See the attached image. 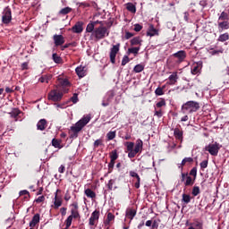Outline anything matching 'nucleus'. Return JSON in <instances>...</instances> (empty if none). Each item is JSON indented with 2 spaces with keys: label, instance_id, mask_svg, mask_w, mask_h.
I'll return each instance as SVG.
<instances>
[{
  "label": "nucleus",
  "instance_id": "32",
  "mask_svg": "<svg viewBox=\"0 0 229 229\" xmlns=\"http://www.w3.org/2000/svg\"><path fill=\"white\" fill-rule=\"evenodd\" d=\"M49 80H51V75H45L39 78L40 83H49Z\"/></svg>",
  "mask_w": 229,
  "mask_h": 229
},
{
  "label": "nucleus",
  "instance_id": "26",
  "mask_svg": "<svg viewBox=\"0 0 229 229\" xmlns=\"http://www.w3.org/2000/svg\"><path fill=\"white\" fill-rule=\"evenodd\" d=\"M95 27L96 24L94 22L89 23L86 27L87 33H91L92 35V33H94V30H96Z\"/></svg>",
  "mask_w": 229,
  "mask_h": 229
},
{
  "label": "nucleus",
  "instance_id": "22",
  "mask_svg": "<svg viewBox=\"0 0 229 229\" xmlns=\"http://www.w3.org/2000/svg\"><path fill=\"white\" fill-rule=\"evenodd\" d=\"M55 208H58L62 207V199H58V191L55 193V201H54Z\"/></svg>",
  "mask_w": 229,
  "mask_h": 229
},
{
  "label": "nucleus",
  "instance_id": "49",
  "mask_svg": "<svg viewBox=\"0 0 229 229\" xmlns=\"http://www.w3.org/2000/svg\"><path fill=\"white\" fill-rule=\"evenodd\" d=\"M157 108H162V106H165V100L162 99L161 101L156 104Z\"/></svg>",
  "mask_w": 229,
  "mask_h": 229
},
{
  "label": "nucleus",
  "instance_id": "18",
  "mask_svg": "<svg viewBox=\"0 0 229 229\" xmlns=\"http://www.w3.org/2000/svg\"><path fill=\"white\" fill-rule=\"evenodd\" d=\"M38 130H40V131H44L46 128H47V121L46 119H41L37 123Z\"/></svg>",
  "mask_w": 229,
  "mask_h": 229
},
{
  "label": "nucleus",
  "instance_id": "12",
  "mask_svg": "<svg viewBox=\"0 0 229 229\" xmlns=\"http://www.w3.org/2000/svg\"><path fill=\"white\" fill-rule=\"evenodd\" d=\"M72 33H81L83 31L82 21H77L75 25L71 29Z\"/></svg>",
  "mask_w": 229,
  "mask_h": 229
},
{
  "label": "nucleus",
  "instance_id": "53",
  "mask_svg": "<svg viewBox=\"0 0 229 229\" xmlns=\"http://www.w3.org/2000/svg\"><path fill=\"white\" fill-rule=\"evenodd\" d=\"M43 201H46V197H44V195L39 196L38 199H35L36 203H43Z\"/></svg>",
  "mask_w": 229,
  "mask_h": 229
},
{
  "label": "nucleus",
  "instance_id": "60",
  "mask_svg": "<svg viewBox=\"0 0 229 229\" xmlns=\"http://www.w3.org/2000/svg\"><path fill=\"white\" fill-rule=\"evenodd\" d=\"M20 196H30V191L23 190L20 191Z\"/></svg>",
  "mask_w": 229,
  "mask_h": 229
},
{
  "label": "nucleus",
  "instance_id": "7",
  "mask_svg": "<svg viewBox=\"0 0 229 229\" xmlns=\"http://www.w3.org/2000/svg\"><path fill=\"white\" fill-rule=\"evenodd\" d=\"M173 56H174V58L176 59L175 62L177 64H182L187 58V52H185L184 50H181V51L174 53L173 55Z\"/></svg>",
  "mask_w": 229,
  "mask_h": 229
},
{
  "label": "nucleus",
  "instance_id": "29",
  "mask_svg": "<svg viewBox=\"0 0 229 229\" xmlns=\"http://www.w3.org/2000/svg\"><path fill=\"white\" fill-rule=\"evenodd\" d=\"M142 40L139 37H135L131 40V46H140Z\"/></svg>",
  "mask_w": 229,
  "mask_h": 229
},
{
  "label": "nucleus",
  "instance_id": "62",
  "mask_svg": "<svg viewBox=\"0 0 229 229\" xmlns=\"http://www.w3.org/2000/svg\"><path fill=\"white\" fill-rule=\"evenodd\" d=\"M140 30H142V27L140 26V24L134 25V31H140Z\"/></svg>",
  "mask_w": 229,
  "mask_h": 229
},
{
  "label": "nucleus",
  "instance_id": "13",
  "mask_svg": "<svg viewBox=\"0 0 229 229\" xmlns=\"http://www.w3.org/2000/svg\"><path fill=\"white\" fill-rule=\"evenodd\" d=\"M75 72L79 78H84L87 76V71L85 70V66L80 65L75 69Z\"/></svg>",
  "mask_w": 229,
  "mask_h": 229
},
{
  "label": "nucleus",
  "instance_id": "17",
  "mask_svg": "<svg viewBox=\"0 0 229 229\" xmlns=\"http://www.w3.org/2000/svg\"><path fill=\"white\" fill-rule=\"evenodd\" d=\"M143 146H144V142L142 141V140L138 139L136 140V144H135L133 151H135L137 153H140L142 151Z\"/></svg>",
  "mask_w": 229,
  "mask_h": 229
},
{
  "label": "nucleus",
  "instance_id": "61",
  "mask_svg": "<svg viewBox=\"0 0 229 229\" xmlns=\"http://www.w3.org/2000/svg\"><path fill=\"white\" fill-rule=\"evenodd\" d=\"M133 37V33L131 32H125V38L126 40H129V38H131Z\"/></svg>",
  "mask_w": 229,
  "mask_h": 229
},
{
  "label": "nucleus",
  "instance_id": "34",
  "mask_svg": "<svg viewBox=\"0 0 229 229\" xmlns=\"http://www.w3.org/2000/svg\"><path fill=\"white\" fill-rule=\"evenodd\" d=\"M114 185H115V180L114 179L109 180L107 183V189H109V191H112L113 189H117V187L116 186L114 187Z\"/></svg>",
  "mask_w": 229,
  "mask_h": 229
},
{
  "label": "nucleus",
  "instance_id": "21",
  "mask_svg": "<svg viewBox=\"0 0 229 229\" xmlns=\"http://www.w3.org/2000/svg\"><path fill=\"white\" fill-rule=\"evenodd\" d=\"M137 216V211L133 208H127L126 210V217L131 219V221Z\"/></svg>",
  "mask_w": 229,
  "mask_h": 229
},
{
  "label": "nucleus",
  "instance_id": "43",
  "mask_svg": "<svg viewBox=\"0 0 229 229\" xmlns=\"http://www.w3.org/2000/svg\"><path fill=\"white\" fill-rule=\"evenodd\" d=\"M52 58L55 64H60V62H62V58L56 54H53Z\"/></svg>",
  "mask_w": 229,
  "mask_h": 229
},
{
  "label": "nucleus",
  "instance_id": "50",
  "mask_svg": "<svg viewBox=\"0 0 229 229\" xmlns=\"http://www.w3.org/2000/svg\"><path fill=\"white\" fill-rule=\"evenodd\" d=\"M199 194V187L194 186L192 189V195L193 196H198Z\"/></svg>",
  "mask_w": 229,
  "mask_h": 229
},
{
  "label": "nucleus",
  "instance_id": "20",
  "mask_svg": "<svg viewBox=\"0 0 229 229\" xmlns=\"http://www.w3.org/2000/svg\"><path fill=\"white\" fill-rule=\"evenodd\" d=\"M199 71H201V64L195 63L191 66V74L196 75L199 74Z\"/></svg>",
  "mask_w": 229,
  "mask_h": 229
},
{
  "label": "nucleus",
  "instance_id": "28",
  "mask_svg": "<svg viewBox=\"0 0 229 229\" xmlns=\"http://www.w3.org/2000/svg\"><path fill=\"white\" fill-rule=\"evenodd\" d=\"M52 146H54V148H57L58 149H62V141L56 139H53Z\"/></svg>",
  "mask_w": 229,
  "mask_h": 229
},
{
  "label": "nucleus",
  "instance_id": "33",
  "mask_svg": "<svg viewBox=\"0 0 229 229\" xmlns=\"http://www.w3.org/2000/svg\"><path fill=\"white\" fill-rule=\"evenodd\" d=\"M229 38V35L228 33H224V34H221L218 38V41L219 42H226V40H228Z\"/></svg>",
  "mask_w": 229,
  "mask_h": 229
},
{
  "label": "nucleus",
  "instance_id": "5",
  "mask_svg": "<svg viewBox=\"0 0 229 229\" xmlns=\"http://www.w3.org/2000/svg\"><path fill=\"white\" fill-rule=\"evenodd\" d=\"M62 98H64V93L58 89H53L48 93V99L50 101H61Z\"/></svg>",
  "mask_w": 229,
  "mask_h": 229
},
{
  "label": "nucleus",
  "instance_id": "16",
  "mask_svg": "<svg viewBox=\"0 0 229 229\" xmlns=\"http://www.w3.org/2000/svg\"><path fill=\"white\" fill-rule=\"evenodd\" d=\"M147 35L148 37L158 36V30L155 29V26H153V24H150L147 31Z\"/></svg>",
  "mask_w": 229,
  "mask_h": 229
},
{
  "label": "nucleus",
  "instance_id": "24",
  "mask_svg": "<svg viewBox=\"0 0 229 229\" xmlns=\"http://www.w3.org/2000/svg\"><path fill=\"white\" fill-rule=\"evenodd\" d=\"M84 194H86L87 198H90L91 199H94L96 198V192L90 189H86L84 191Z\"/></svg>",
  "mask_w": 229,
  "mask_h": 229
},
{
  "label": "nucleus",
  "instance_id": "48",
  "mask_svg": "<svg viewBox=\"0 0 229 229\" xmlns=\"http://www.w3.org/2000/svg\"><path fill=\"white\" fill-rule=\"evenodd\" d=\"M227 20H228V14L223 12L219 16V21H227Z\"/></svg>",
  "mask_w": 229,
  "mask_h": 229
},
{
  "label": "nucleus",
  "instance_id": "63",
  "mask_svg": "<svg viewBox=\"0 0 229 229\" xmlns=\"http://www.w3.org/2000/svg\"><path fill=\"white\" fill-rule=\"evenodd\" d=\"M60 212H61L62 216H66L67 208H61Z\"/></svg>",
  "mask_w": 229,
  "mask_h": 229
},
{
  "label": "nucleus",
  "instance_id": "23",
  "mask_svg": "<svg viewBox=\"0 0 229 229\" xmlns=\"http://www.w3.org/2000/svg\"><path fill=\"white\" fill-rule=\"evenodd\" d=\"M174 135L175 139H178V140H182V139L183 138V132L178 128L174 129Z\"/></svg>",
  "mask_w": 229,
  "mask_h": 229
},
{
  "label": "nucleus",
  "instance_id": "47",
  "mask_svg": "<svg viewBox=\"0 0 229 229\" xmlns=\"http://www.w3.org/2000/svg\"><path fill=\"white\" fill-rule=\"evenodd\" d=\"M182 201L184 203H191V196L190 195H187V194H183L182 195Z\"/></svg>",
  "mask_w": 229,
  "mask_h": 229
},
{
  "label": "nucleus",
  "instance_id": "25",
  "mask_svg": "<svg viewBox=\"0 0 229 229\" xmlns=\"http://www.w3.org/2000/svg\"><path fill=\"white\" fill-rule=\"evenodd\" d=\"M126 8L128 12H131V13H137V7L132 3H128L126 4Z\"/></svg>",
  "mask_w": 229,
  "mask_h": 229
},
{
  "label": "nucleus",
  "instance_id": "31",
  "mask_svg": "<svg viewBox=\"0 0 229 229\" xmlns=\"http://www.w3.org/2000/svg\"><path fill=\"white\" fill-rule=\"evenodd\" d=\"M117 158H119V155L117 154V150H113L111 153H110V159L113 161V162H115L117 160Z\"/></svg>",
  "mask_w": 229,
  "mask_h": 229
},
{
  "label": "nucleus",
  "instance_id": "38",
  "mask_svg": "<svg viewBox=\"0 0 229 229\" xmlns=\"http://www.w3.org/2000/svg\"><path fill=\"white\" fill-rule=\"evenodd\" d=\"M164 89H165V86H164L163 88L158 87L157 89H156V96H164Z\"/></svg>",
  "mask_w": 229,
  "mask_h": 229
},
{
  "label": "nucleus",
  "instance_id": "2",
  "mask_svg": "<svg viewBox=\"0 0 229 229\" xmlns=\"http://www.w3.org/2000/svg\"><path fill=\"white\" fill-rule=\"evenodd\" d=\"M108 35H110V30L108 28L105 26H99L94 30L91 34V38H95V40H103V38H106V37H108Z\"/></svg>",
  "mask_w": 229,
  "mask_h": 229
},
{
  "label": "nucleus",
  "instance_id": "36",
  "mask_svg": "<svg viewBox=\"0 0 229 229\" xmlns=\"http://www.w3.org/2000/svg\"><path fill=\"white\" fill-rule=\"evenodd\" d=\"M114 219H115V216H114V214H112V213H108L107 219L106 221V225H110V222L114 221Z\"/></svg>",
  "mask_w": 229,
  "mask_h": 229
},
{
  "label": "nucleus",
  "instance_id": "9",
  "mask_svg": "<svg viewBox=\"0 0 229 229\" xmlns=\"http://www.w3.org/2000/svg\"><path fill=\"white\" fill-rule=\"evenodd\" d=\"M114 91H108L102 101V106H108L114 99Z\"/></svg>",
  "mask_w": 229,
  "mask_h": 229
},
{
  "label": "nucleus",
  "instance_id": "51",
  "mask_svg": "<svg viewBox=\"0 0 229 229\" xmlns=\"http://www.w3.org/2000/svg\"><path fill=\"white\" fill-rule=\"evenodd\" d=\"M190 174L191 176H194L196 178L197 174H198V168L193 167L191 171H190Z\"/></svg>",
  "mask_w": 229,
  "mask_h": 229
},
{
  "label": "nucleus",
  "instance_id": "57",
  "mask_svg": "<svg viewBox=\"0 0 229 229\" xmlns=\"http://www.w3.org/2000/svg\"><path fill=\"white\" fill-rule=\"evenodd\" d=\"M130 176H131L132 178H137V180L140 181V176H139V174H137L136 172L131 171L130 172Z\"/></svg>",
  "mask_w": 229,
  "mask_h": 229
},
{
  "label": "nucleus",
  "instance_id": "39",
  "mask_svg": "<svg viewBox=\"0 0 229 229\" xmlns=\"http://www.w3.org/2000/svg\"><path fill=\"white\" fill-rule=\"evenodd\" d=\"M134 72H142L144 71V65L142 64H137L134 69Z\"/></svg>",
  "mask_w": 229,
  "mask_h": 229
},
{
  "label": "nucleus",
  "instance_id": "30",
  "mask_svg": "<svg viewBox=\"0 0 229 229\" xmlns=\"http://www.w3.org/2000/svg\"><path fill=\"white\" fill-rule=\"evenodd\" d=\"M72 12V8L71 7H64L60 10L59 14L60 15H67V13H71Z\"/></svg>",
  "mask_w": 229,
  "mask_h": 229
},
{
  "label": "nucleus",
  "instance_id": "8",
  "mask_svg": "<svg viewBox=\"0 0 229 229\" xmlns=\"http://www.w3.org/2000/svg\"><path fill=\"white\" fill-rule=\"evenodd\" d=\"M121 47L120 44L114 45L113 47L110 49V62L111 64H115V57L119 53V49Z\"/></svg>",
  "mask_w": 229,
  "mask_h": 229
},
{
  "label": "nucleus",
  "instance_id": "54",
  "mask_svg": "<svg viewBox=\"0 0 229 229\" xmlns=\"http://www.w3.org/2000/svg\"><path fill=\"white\" fill-rule=\"evenodd\" d=\"M136 155H137V152H135V150H129V153H128L129 158H135Z\"/></svg>",
  "mask_w": 229,
  "mask_h": 229
},
{
  "label": "nucleus",
  "instance_id": "59",
  "mask_svg": "<svg viewBox=\"0 0 229 229\" xmlns=\"http://www.w3.org/2000/svg\"><path fill=\"white\" fill-rule=\"evenodd\" d=\"M58 172H59L61 174H64V173H65V165H61L60 167L58 168Z\"/></svg>",
  "mask_w": 229,
  "mask_h": 229
},
{
  "label": "nucleus",
  "instance_id": "37",
  "mask_svg": "<svg viewBox=\"0 0 229 229\" xmlns=\"http://www.w3.org/2000/svg\"><path fill=\"white\" fill-rule=\"evenodd\" d=\"M70 216L73 217V219H78V217H80V213L77 209H72Z\"/></svg>",
  "mask_w": 229,
  "mask_h": 229
},
{
  "label": "nucleus",
  "instance_id": "42",
  "mask_svg": "<svg viewBox=\"0 0 229 229\" xmlns=\"http://www.w3.org/2000/svg\"><path fill=\"white\" fill-rule=\"evenodd\" d=\"M115 137V131H109L106 134L107 140H114Z\"/></svg>",
  "mask_w": 229,
  "mask_h": 229
},
{
  "label": "nucleus",
  "instance_id": "19",
  "mask_svg": "<svg viewBox=\"0 0 229 229\" xmlns=\"http://www.w3.org/2000/svg\"><path fill=\"white\" fill-rule=\"evenodd\" d=\"M168 85H175L176 81H178V72H173L169 77H168Z\"/></svg>",
  "mask_w": 229,
  "mask_h": 229
},
{
  "label": "nucleus",
  "instance_id": "10",
  "mask_svg": "<svg viewBox=\"0 0 229 229\" xmlns=\"http://www.w3.org/2000/svg\"><path fill=\"white\" fill-rule=\"evenodd\" d=\"M182 182H185L184 185L186 187H189L191 185H194V181L192 180V177L187 175V174H182Z\"/></svg>",
  "mask_w": 229,
  "mask_h": 229
},
{
  "label": "nucleus",
  "instance_id": "1",
  "mask_svg": "<svg viewBox=\"0 0 229 229\" xmlns=\"http://www.w3.org/2000/svg\"><path fill=\"white\" fill-rule=\"evenodd\" d=\"M90 119H92L90 114H86L70 128L72 131V139H76L78 137V133H80V131H81L83 128L86 127L88 123H90Z\"/></svg>",
  "mask_w": 229,
  "mask_h": 229
},
{
  "label": "nucleus",
  "instance_id": "11",
  "mask_svg": "<svg viewBox=\"0 0 229 229\" xmlns=\"http://www.w3.org/2000/svg\"><path fill=\"white\" fill-rule=\"evenodd\" d=\"M97 221H99V211L95 210L89 217V225L94 226Z\"/></svg>",
  "mask_w": 229,
  "mask_h": 229
},
{
  "label": "nucleus",
  "instance_id": "35",
  "mask_svg": "<svg viewBox=\"0 0 229 229\" xmlns=\"http://www.w3.org/2000/svg\"><path fill=\"white\" fill-rule=\"evenodd\" d=\"M125 146L127 148V151H133V148L135 147V143H133L131 141H127L125 143Z\"/></svg>",
  "mask_w": 229,
  "mask_h": 229
},
{
  "label": "nucleus",
  "instance_id": "14",
  "mask_svg": "<svg viewBox=\"0 0 229 229\" xmlns=\"http://www.w3.org/2000/svg\"><path fill=\"white\" fill-rule=\"evenodd\" d=\"M54 42L55 46H63V44H65V38L62 35H54Z\"/></svg>",
  "mask_w": 229,
  "mask_h": 229
},
{
  "label": "nucleus",
  "instance_id": "6",
  "mask_svg": "<svg viewBox=\"0 0 229 229\" xmlns=\"http://www.w3.org/2000/svg\"><path fill=\"white\" fill-rule=\"evenodd\" d=\"M2 22L4 24H10L12 22V9L5 7L2 15Z\"/></svg>",
  "mask_w": 229,
  "mask_h": 229
},
{
  "label": "nucleus",
  "instance_id": "46",
  "mask_svg": "<svg viewBox=\"0 0 229 229\" xmlns=\"http://www.w3.org/2000/svg\"><path fill=\"white\" fill-rule=\"evenodd\" d=\"M208 167V160H204L200 163V169L204 171V169H207Z\"/></svg>",
  "mask_w": 229,
  "mask_h": 229
},
{
  "label": "nucleus",
  "instance_id": "56",
  "mask_svg": "<svg viewBox=\"0 0 229 229\" xmlns=\"http://www.w3.org/2000/svg\"><path fill=\"white\" fill-rule=\"evenodd\" d=\"M20 112L19 110L15 109L14 111H13L12 113H10L11 117H13V119H15V117H17L19 115Z\"/></svg>",
  "mask_w": 229,
  "mask_h": 229
},
{
  "label": "nucleus",
  "instance_id": "27",
  "mask_svg": "<svg viewBox=\"0 0 229 229\" xmlns=\"http://www.w3.org/2000/svg\"><path fill=\"white\" fill-rule=\"evenodd\" d=\"M224 49L221 48L219 50H215L214 48H210L209 49V55H211L212 56H216L217 55L223 54L224 53Z\"/></svg>",
  "mask_w": 229,
  "mask_h": 229
},
{
  "label": "nucleus",
  "instance_id": "45",
  "mask_svg": "<svg viewBox=\"0 0 229 229\" xmlns=\"http://www.w3.org/2000/svg\"><path fill=\"white\" fill-rule=\"evenodd\" d=\"M72 219H74L72 216H69L67 219L65 220V225L67 228H69L72 225Z\"/></svg>",
  "mask_w": 229,
  "mask_h": 229
},
{
  "label": "nucleus",
  "instance_id": "58",
  "mask_svg": "<svg viewBox=\"0 0 229 229\" xmlns=\"http://www.w3.org/2000/svg\"><path fill=\"white\" fill-rule=\"evenodd\" d=\"M71 101L72 103H78V95L77 94H73V96L71 98Z\"/></svg>",
  "mask_w": 229,
  "mask_h": 229
},
{
  "label": "nucleus",
  "instance_id": "44",
  "mask_svg": "<svg viewBox=\"0 0 229 229\" xmlns=\"http://www.w3.org/2000/svg\"><path fill=\"white\" fill-rule=\"evenodd\" d=\"M187 162L189 164H191V163L194 162V159H192V157H185L182 161V165H185L187 164Z\"/></svg>",
  "mask_w": 229,
  "mask_h": 229
},
{
  "label": "nucleus",
  "instance_id": "15",
  "mask_svg": "<svg viewBox=\"0 0 229 229\" xmlns=\"http://www.w3.org/2000/svg\"><path fill=\"white\" fill-rule=\"evenodd\" d=\"M38 223H40V214H36L33 216L32 220L30 222L29 225L30 228H35V226H37Z\"/></svg>",
  "mask_w": 229,
  "mask_h": 229
},
{
  "label": "nucleus",
  "instance_id": "55",
  "mask_svg": "<svg viewBox=\"0 0 229 229\" xmlns=\"http://www.w3.org/2000/svg\"><path fill=\"white\" fill-rule=\"evenodd\" d=\"M129 62H130V57H128V55H125L122 60V65H126V64H128Z\"/></svg>",
  "mask_w": 229,
  "mask_h": 229
},
{
  "label": "nucleus",
  "instance_id": "3",
  "mask_svg": "<svg viewBox=\"0 0 229 229\" xmlns=\"http://www.w3.org/2000/svg\"><path fill=\"white\" fill-rule=\"evenodd\" d=\"M199 110V103L196 101H188L182 106V114H192L193 112H198Z\"/></svg>",
  "mask_w": 229,
  "mask_h": 229
},
{
  "label": "nucleus",
  "instance_id": "52",
  "mask_svg": "<svg viewBox=\"0 0 229 229\" xmlns=\"http://www.w3.org/2000/svg\"><path fill=\"white\" fill-rule=\"evenodd\" d=\"M101 144H103V140L98 139V140H95L94 148H99V146H101Z\"/></svg>",
  "mask_w": 229,
  "mask_h": 229
},
{
  "label": "nucleus",
  "instance_id": "40",
  "mask_svg": "<svg viewBox=\"0 0 229 229\" xmlns=\"http://www.w3.org/2000/svg\"><path fill=\"white\" fill-rule=\"evenodd\" d=\"M129 53H131L132 55H139V51H140V47H131L128 49Z\"/></svg>",
  "mask_w": 229,
  "mask_h": 229
},
{
  "label": "nucleus",
  "instance_id": "4",
  "mask_svg": "<svg viewBox=\"0 0 229 229\" xmlns=\"http://www.w3.org/2000/svg\"><path fill=\"white\" fill-rule=\"evenodd\" d=\"M222 147L223 146L217 142L210 143L204 148V151H208L209 155L212 157H217L219 154V149H221Z\"/></svg>",
  "mask_w": 229,
  "mask_h": 229
},
{
  "label": "nucleus",
  "instance_id": "41",
  "mask_svg": "<svg viewBox=\"0 0 229 229\" xmlns=\"http://www.w3.org/2000/svg\"><path fill=\"white\" fill-rule=\"evenodd\" d=\"M219 28H221L222 30H228L229 28V24L228 21H222L218 23Z\"/></svg>",
  "mask_w": 229,
  "mask_h": 229
},
{
  "label": "nucleus",
  "instance_id": "64",
  "mask_svg": "<svg viewBox=\"0 0 229 229\" xmlns=\"http://www.w3.org/2000/svg\"><path fill=\"white\" fill-rule=\"evenodd\" d=\"M154 114L157 115V117H162V110L155 111Z\"/></svg>",
  "mask_w": 229,
  "mask_h": 229
}]
</instances>
